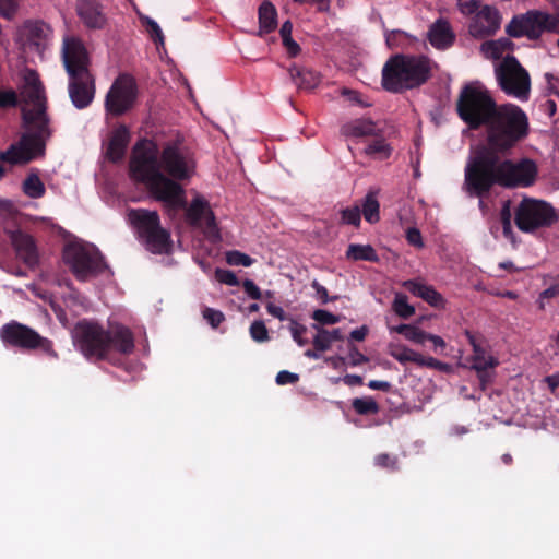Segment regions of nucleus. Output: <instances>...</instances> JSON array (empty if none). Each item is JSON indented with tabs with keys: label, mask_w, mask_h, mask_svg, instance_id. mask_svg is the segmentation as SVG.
<instances>
[{
	"label": "nucleus",
	"mask_w": 559,
	"mask_h": 559,
	"mask_svg": "<svg viewBox=\"0 0 559 559\" xmlns=\"http://www.w3.org/2000/svg\"><path fill=\"white\" fill-rule=\"evenodd\" d=\"M483 143L471 152L464 168V190L484 198L493 187L528 188L536 181L537 164L531 158H511L512 150L530 133L525 111L514 104L499 105L487 124Z\"/></svg>",
	"instance_id": "f257e3e1"
},
{
	"label": "nucleus",
	"mask_w": 559,
	"mask_h": 559,
	"mask_svg": "<svg viewBox=\"0 0 559 559\" xmlns=\"http://www.w3.org/2000/svg\"><path fill=\"white\" fill-rule=\"evenodd\" d=\"M195 170L194 154L180 141L165 143L159 156L154 145L139 142L129 162L130 177L144 185L156 201L170 210L187 207L181 182H189Z\"/></svg>",
	"instance_id": "f03ea898"
},
{
	"label": "nucleus",
	"mask_w": 559,
	"mask_h": 559,
	"mask_svg": "<svg viewBox=\"0 0 559 559\" xmlns=\"http://www.w3.org/2000/svg\"><path fill=\"white\" fill-rule=\"evenodd\" d=\"M71 334L80 353L95 362L120 365L121 357L132 354L134 349L133 333L121 324L106 330L97 322L83 319L75 323Z\"/></svg>",
	"instance_id": "7ed1b4c3"
},
{
	"label": "nucleus",
	"mask_w": 559,
	"mask_h": 559,
	"mask_svg": "<svg viewBox=\"0 0 559 559\" xmlns=\"http://www.w3.org/2000/svg\"><path fill=\"white\" fill-rule=\"evenodd\" d=\"M62 61L69 76V97L78 109L91 105L95 97V79L90 71L91 59L84 43L75 36H66Z\"/></svg>",
	"instance_id": "20e7f679"
},
{
	"label": "nucleus",
	"mask_w": 559,
	"mask_h": 559,
	"mask_svg": "<svg viewBox=\"0 0 559 559\" xmlns=\"http://www.w3.org/2000/svg\"><path fill=\"white\" fill-rule=\"evenodd\" d=\"M433 66L435 62L423 55L395 53L382 68V86L391 93L418 88L430 80Z\"/></svg>",
	"instance_id": "39448f33"
},
{
	"label": "nucleus",
	"mask_w": 559,
	"mask_h": 559,
	"mask_svg": "<svg viewBox=\"0 0 559 559\" xmlns=\"http://www.w3.org/2000/svg\"><path fill=\"white\" fill-rule=\"evenodd\" d=\"M23 126L25 131L21 133L17 141L0 152V162L11 166H24L46 156L47 143L53 134L50 119L23 118Z\"/></svg>",
	"instance_id": "423d86ee"
},
{
	"label": "nucleus",
	"mask_w": 559,
	"mask_h": 559,
	"mask_svg": "<svg viewBox=\"0 0 559 559\" xmlns=\"http://www.w3.org/2000/svg\"><path fill=\"white\" fill-rule=\"evenodd\" d=\"M498 106L480 82H471L460 91L456 114L471 130H479L487 124Z\"/></svg>",
	"instance_id": "0eeeda50"
},
{
	"label": "nucleus",
	"mask_w": 559,
	"mask_h": 559,
	"mask_svg": "<svg viewBox=\"0 0 559 559\" xmlns=\"http://www.w3.org/2000/svg\"><path fill=\"white\" fill-rule=\"evenodd\" d=\"M0 340L5 347L19 349L24 353L39 352L51 359H59L53 342L40 335L33 328L12 320L0 329Z\"/></svg>",
	"instance_id": "6e6552de"
},
{
	"label": "nucleus",
	"mask_w": 559,
	"mask_h": 559,
	"mask_svg": "<svg viewBox=\"0 0 559 559\" xmlns=\"http://www.w3.org/2000/svg\"><path fill=\"white\" fill-rule=\"evenodd\" d=\"M128 219L134 228L138 238L148 251L162 254L170 247V235L162 227L160 218L156 211L146 209H131Z\"/></svg>",
	"instance_id": "1a4fd4ad"
},
{
	"label": "nucleus",
	"mask_w": 559,
	"mask_h": 559,
	"mask_svg": "<svg viewBox=\"0 0 559 559\" xmlns=\"http://www.w3.org/2000/svg\"><path fill=\"white\" fill-rule=\"evenodd\" d=\"M63 260L78 281L85 282L107 267L104 257L94 246L69 243L63 250Z\"/></svg>",
	"instance_id": "9d476101"
},
{
	"label": "nucleus",
	"mask_w": 559,
	"mask_h": 559,
	"mask_svg": "<svg viewBox=\"0 0 559 559\" xmlns=\"http://www.w3.org/2000/svg\"><path fill=\"white\" fill-rule=\"evenodd\" d=\"M545 32L559 34V14L531 10L525 14L513 16L506 26V33L514 38L527 37L535 40ZM557 46L559 48V39Z\"/></svg>",
	"instance_id": "9b49d317"
},
{
	"label": "nucleus",
	"mask_w": 559,
	"mask_h": 559,
	"mask_svg": "<svg viewBox=\"0 0 559 559\" xmlns=\"http://www.w3.org/2000/svg\"><path fill=\"white\" fill-rule=\"evenodd\" d=\"M496 78L503 93L522 102H526L531 94V78L519 60L508 55L497 67Z\"/></svg>",
	"instance_id": "f8f14e48"
},
{
	"label": "nucleus",
	"mask_w": 559,
	"mask_h": 559,
	"mask_svg": "<svg viewBox=\"0 0 559 559\" xmlns=\"http://www.w3.org/2000/svg\"><path fill=\"white\" fill-rule=\"evenodd\" d=\"M558 219L555 209L546 201L524 198L514 213V223L523 233L550 227Z\"/></svg>",
	"instance_id": "ddd939ff"
},
{
	"label": "nucleus",
	"mask_w": 559,
	"mask_h": 559,
	"mask_svg": "<svg viewBox=\"0 0 559 559\" xmlns=\"http://www.w3.org/2000/svg\"><path fill=\"white\" fill-rule=\"evenodd\" d=\"M136 96L134 79L129 74H120L106 95L105 108L114 116H121L133 107Z\"/></svg>",
	"instance_id": "4468645a"
},
{
	"label": "nucleus",
	"mask_w": 559,
	"mask_h": 559,
	"mask_svg": "<svg viewBox=\"0 0 559 559\" xmlns=\"http://www.w3.org/2000/svg\"><path fill=\"white\" fill-rule=\"evenodd\" d=\"M21 95L25 103L33 106L29 110L23 111L25 119H50L47 115V98L45 88L35 71H28L24 76V85Z\"/></svg>",
	"instance_id": "2eb2a0df"
},
{
	"label": "nucleus",
	"mask_w": 559,
	"mask_h": 559,
	"mask_svg": "<svg viewBox=\"0 0 559 559\" xmlns=\"http://www.w3.org/2000/svg\"><path fill=\"white\" fill-rule=\"evenodd\" d=\"M51 34V27L43 21H25L19 31L22 44L37 52L47 48Z\"/></svg>",
	"instance_id": "dca6fc26"
},
{
	"label": "nucleus",
	"mask_w": 559,
	"mask_h": 559,
	"mask_svg": "<svg viewBox=\"0 0 559 559\" xmlns=\"http://www.w3.org/2000/svg\"><path fill=\"white\" fill-rule=\"evenodd\" d=\"M16 257L31 270L39 264V252L33 236L17 229L8 233Z\"/></svg>",
	"instance_id": "f3484780"
},
{
	"label": "nucleus",
	"mask_w": 559,
	"mask_h": 559,
	"mask_svg": "<svg viewBox=\"0 0 559 559\" xmlns=\"http://www.w3.org/2000/svg\"><path fill=\"white\" fill-rule=\"evenodd\" d=\"M501 24V16L497 9L485 5L477 12L469 25V33L477 38L493 35Z\"/></svg>",
	"instance_id": "a211bd4d"
},
{
	"label": "nucleus",
	"mask_w": 559,
	"mask_h": 559,
	"mask_svg": "<svg viewBox=\"0 0 559 559\" xmlns=\"http://www.w3.org/2000/svg\"><path fill=\"white\" fill-rule=\"evenodd\" d=\"M464 335L473 348V356L471 358V368L473 370L481 371L484 369H493L499 365L497 358L486 355V340L481 334H475L469 330H465Z\"/></svg>",
	"instance_id": "6ab92c4d"
},
{
	"label": "nucleus",
	"mask_w": 559,
	"mask_h": 559,
	"mask_svg": "<svg viewBox=\"0 0 559 559\" xmlns=\"http://www.w3.org/2000/svg\"><path fill=\"white\" fill-rule=\"evenodd\" d=\"M76 12L80 20L90 29H102L107 23V17L98 0H78Z\"/></svg>",
	"instance_id": "aec40b11"
},
{
	"label": "nucleus",
	"mask_w": 559,
	"mask_h": 559,
	"mask_svg": "<svg viewBox=\"0 0 559 559\" xmlns=\"http://www.w3.org/2000/svg\"><path fill=\"white\" fill-rule=\"evenodd\" d=\"M130 131L124 124L116 127L109 138L105 155L112 163L120 162L127 152L130 142Z\"/></svg>",
	"instance_id": "412c9836"
},
{
	"label": "nucleus",
	"mask_w": 559,
	"mask_h": 559,
	"mask_svg": "<svg viewBox=\"0 0 559 559\" xmlns=\"http://www.w3.org/2000/svg\"><path fill=\"white\" fill-rule=\"evenodd\" d=\"M427 37L431 46L440 50L448 49L455 40L449 22L443 19H438L431 24Z\"/></svg>",
	"instance_id": "4be33fe9"
},
{
	"label": "nucleus",
	"mask_w": 559,
	"mask_h": 559,
	"mask_svg": "<svg viewBox=\"0 0 559 559\" xmlns=\"http://www.w3.org/2000/svg\"><path fill=\"white\" fill-rule=\"evenodd\" d=\"M404 287L414 296L421 298L433 307L443 306L444 299L432 286L416 282L406 281Z\"/></svg>",
	"instance_id": "5701e85b"
},
{
	"label": "nucleus",
	"mask_w": 559,
	"mask_h": 559,
	"mask_svg": "<svg viewBox=\"0 0 559 559\" xmlns=\"http://www.w3.org/2000/svg\"><path fill=\"white\" fill-rule=\"evenodd\" d=\"M380 131L379 126L370 119H356L342 128L346 136L353 138L379 136Z\"/></svg>",
	"instance_id": "b1692460"
},
{
	"label": "nucleus",
	"mask_w": 559,
	"mask_h": 559,
	"mask_svg": "<svg viewBox=\"0 0 559 559\" xmlns=\"http://www.w3.org/2000/svg\"><path fill=\"white\" fill-rule=\"evenodd\" d=\"M289 75L295 85L300 90H313L321 81V76L318 72L307 68L292 67L289 69Z\"/></svg>",
	"instance_id": "393cba45"
},
{
	"label": "nucleus",
	"mask_w": 559,
	"mask_h": 559,
	"mask_svg": "<svg viewBox=\"0 0 559 559\" xmlns=\"http://www.w3.org/2000/svg\"><path fill=\"white\" fill-rule=\"evenodd\" d=\"M259 32L260 37L272 33L277 27V11L270 1H263L259 7Z\"/></svg>",
	"instance_id": "a878e982"
},
{
	"label": "nucleus",
	"mask_w": 559,
	"mask_h": 559,
	"mask_svg": "<svg viewBox=\"0 0 559 559\" xmlns=\"http://www.w3.org/2000/svg\"><path fill=\"white\" fill-rule=\"evenodd\" d=\"M514 48V43L508 37H501L496 40H487L481 44L480 51L488 59L498 60L502 57L503 52L510 51Z\"/></svg>",
	"instance_id": "bb28decb"
},
{
	"label": "nucleus",
	"mask_w": 559,
	"mask_h": 559,
	"mask_svg": "<svg viewBox=\"0 0 559 559\" xmlns=\"http://www.w3.org/2000/svg\"><path fill=\"white\" fill-rule=\"evenodd\" d=\"M345 257L350 261L379 262V255L371 245L350 243Z\"/></svg>",
	"instance_id": "cd10ccee"
},
{
	"label": "nucleus",
	"mask_w": 559,
	"mask_h": 559,
	"mask_svg": "<svg viewBox=\"0 0 559 559\" xmlns=\"http://www.w3.org/2000/svg\"><path fill=\"white\" fill-rule=\"evenodd\" d=\"M22 191L31 199H40L45 195L46 187L39 178L38 169H31L22 183Z\"/></svg>",
	"instance_id": "c85d7f7f"
},
{
	"label": "nucleus",
	"mask_w": 559,
	"mask_h": 559,
	"mask_svg": "<svg viewBox=\"0 0 559 559\" xmlns=\"http://www.w3.org/2000/svg\"><path fill=\"white\" fill-rule=\"evenodd\" d=\"M360 212L365 219L370 224H374L380 221V204L376 192L369 191L366 194L361 203Z\"/></svg>",
	"instance_id": "c756f323"
},
{
	"label": "nucleus",
	"mask_w": 559,
	"mask_h": 559,
	"mask_svg": "<svg viewBox=\"0 0 559 559\" xmlns=\"http://www.w3.org/2000/svg\"><path fill=\"white\" fill-rule=\"evenodd\" d=\"M211 210L209 203L200 195L195 197L187 209V218L193 226H199L205 213Z\"/></svg>",
	"instance_id": "7c9ffc66"
},
{
	"label": "nucleus",
	"mask_w": 559,
	"mask_h": 559,
	"mask_svg": "<svg viewBox=\"0 0 559 559\" xmlns=\"http://www.w3.org/2000/svg\"><path fill=\"white\" fill-rule=\"evenodd\" d=\"M372 138L373 140L365 148V154L379 159L389 158L392 153V147L383 139L382 130L379 132V136Z\"/></svg>",
	"instance_id": "2f4dec72"
},
{
	"label": "nucleus",
	"mask_w": 559,
	"mask_h": 559,
	"mask_svg": "<svg viewBox=\"0 0 559 559\" xmlns=\"http://www.w3.org/2000/svg\"><path fill=\"white\" fill-rule=\"evenodd\" d=\"M352 407L358 415L362 416L376 415L380 411L378 403L370 396L354 399Z\"/></svg>",
	"instance_id": "473e14b6"
},
{
	"label": "nucleus",
	"mask_w": 559,
	"mask_h": 559,
	"mask_svg": "<svg viewBox=\"0 0 559 559\" xmlns=\"http://www.w3.org/2000/svg\"><path fill=\"white\" fill-rule=\"evenodd\" d=\"M392 308L400 318L405 320L415 313L414 306L408 304L407 296L404 294H396Z\"/></svg>",
	"instance_id": "72a5a7b5"
},
{
	"label": "nucleus",
	"mask_w": 559,
	"mask_h": 559,
	"mask_svg": "<svg viewBox=\"0 0 559 559\" xmlns=\"http://www.w3.org/2000/svg\"><path fill=\"white\" fill-rule=\"evenodd\" d=\"M390 355L400 364L414 362L416 364L418 353L403 345L390 347Z\"/></svg>",
	"instance_id": "f704fd0d"
},
{
	"label": "nucleus",
	"mask_w": 559,
	"mask_h": 559,
	"mask_svg": "<svg viewBox=\"0 0 559 559\" xmlns=\"http://www.w3.org/2000/svg\"><path fill=\"white\" fill-rule=\"evenodd\" d=\"M311 326L317 331V335L312 340V344L316 350H328L332 345L331 338L328 334V330L320 326L317 323H313Z\"/></svg>",
	"instance_id": "c9c22d12"
},
{
	"label": "nucleus",
	"mask_w": 559,
	"mask_h": 559,
	"mask_svg": "<svg viewBox=\"0 0 559 559\" xmlns=\"http://www.w3.org/2000/svg\"><path fill=\"white\" fill-rule=\"evenodd\" d=\"M341 214V224L343 225H353L355 227H359L361 223V212L360 207L355 205L353 207H345L340 211Z\"/></svg>",
	"instance_id": "e433bc0d"
},
{
	"label": "nucleus",
	"mask_w": 559,
	"mask_h": 559,
	"mask_svg": "<svg viewBox=\"0 0 559 559\" xmlns=\"http://www.w3.org/2000/svg\"><path fill=\"white\" fill-rule=\"evenodd\" d=\"M249 333L251 338L257 343H264L270 340L267 328L261 320H257L251 323Z\"/></svg>",
	"instance_id": "4c0bfd02"
},
{
	"label": "nucleus",
	"mask_w": 559,
	"mask_h": 559,
	"mask_svg": "<svg viewBox=\"0 0 559 559\" xmlns=\"http://www.w3.org/2000/svg\"><path fill=\"white\" fill-rule=\"evenodd\" d=\"M22 0H0V16L11 21L17 14Z\"/></svg>",
	"instance_id": "58836bf2"
},
{
	"label": "nucleus",
	"mask_w": 559,
	"mask_h": 559,
	"mask_svg": "<svg viewBox=\"0 0 559 559\" xmlns=\"http://www.w3.org/2000/svg\"><path fill=\"white\" fill-rule=\"evenodd\" d=\"M374 465L380 468L396 472L399 471V459L396 455H391L389 453H380L374 456Z\"/></svg>",
	"instance_id": "ea45409f"
},
{
	"label": "nucleus",
	"mask_w": 559,
	"mask_h": 559,
	"mask_svg": "<svg viewBox=\"0 0 559 559\" xmlns=\"http://www.w3.org/2000/svg\"><path fill=\"white\" fill-rule=\"evenodd\" d=\"M385 41L389 48H400L409 44L408 35L403 31H392L386 34Z\"/></svg>",
	"instance_id": "a19ab883"
},
{
	"label": "nucleus",
	"mask_w": 559,
	"mask_h": 559,
	"mask_svg": "<svg viewBox=\"0 0 559 559\" xmlns=\"http://www.w3.org/2000/svg\"><path fill=\"white\" fill-rule=\"evenodd\" d=\"M226 262L229 264V265H236V266H251L254 262V260L246 254V253H242L240 251H237V250H233V251H229L226 253Z\"/></svg>",
	"instance_id": "79ce46f5"
},
{
	"label": "nucleus",
	"mask_w": 559,
	"mask_h": 559,
	"mask_svg": "<svg viewBox=\"0 0 559 559\" xmlns=\"http://www.w3.org/2000/svg\"><path fill=\"white\" fill-rule=\"evenodd\" d=\"M311 318L316 321L317 324L321 325H332L340 322V317L329 312L328 310L317 309L312 312Z\"/></svg>",
	"instance_id": "37998d69"
},
{
	"label": "nucleus",
	"mask_w": 559,
	"mask_h": 559,
	"mask_svg": "<svg viewBox=\"0 0 559 559\" xmlns=\"http://www.w3.org/2000/svg\"><path fill=\"white\" fill-rule=\"evenodd\" d=\"M19 104L17 94L14 90H0V108H12L16 107Z\"/></svg>",
	"instance_id": "c03bdc74"
},
{
	"label": "nucleus",
	"mask_w": 559,
	"mask_h": 559,
	"mask_svg": "<svg viewBox=\"0 0 559 559\" xmlns=\"http://www.w3.org/2000/svg\"><path fill=\"white\" fill-rule=\"evenodd\" d=\"M290 333L294 341L299 346H305L308 343V340L304 338L302 335L307 332V328L304 324L298 323L294 319L290 320Z\"/></svg>",
	"instance_id": "a18cd8bd"
},
{
	"label": "nucleus",
	"mask_w": 559,
	"mask_h": 559,
	"mask_svg": "<svg viewBox=\"0 0 559 559\" xmlns=\"http://www.w3.org/2000/svg\"><path fill=\"white\" fill-rule=\"evenodd\" d=\"M203 318L214 329L225 320V316L222 311L209 307L203 310Z\"/></svg>",
	"instance_id": "49530a36"
},
{
	"label": "nucleus",
	"mask_w": 559,
	"mask_h": 559,
	"mask_svg": "<svg viewBox=\"0 0 559 559\" xmlns=\"http://www.w3.org/2000/svg\"><path fill=\"white\" fill-rule=\"evenodd\" d=\"M215 277L219 283L229 286H238L240 284L236 274L229 270L216 269Z\"/></svg>",
	"instance_id": "de8ad7c7"
},
{
	"label": "nucleus",
	"mask_w": 559,
	"mask_h": 559,
	"mask_svg": "<svg viewBox=\"0 0 559 559\" xmlns=\"http://www.w3.org/2000/svg\"><path fill=\"white\" fill-rule=\"evenodd\" d=\"M544 76L547 83L545 88V95H555L559 97V78L549 72L545 73Z\"/></svg>",
	"instance_id": "09e8293b"
},
{
	"label": "nucleus",
	"mask_w": 559,
	"mask_h": 559,
	"mask_svg": "<svg viewBox=\"0 0 559 559\" xmlns=\"http://www.w3.org/2000/svg\"><path fill=\"white\" fill-rule=\"evenodd\" d=\"M205 223V233L209 237L218 236V228L216 223V217L212 210H209L204 216Z\"/></svg>",
	"instance_id": "8fccbe9b"
},
{
	"label": "nucleus",
	"mask_w": 559,
	"mask_h": 559,
	"mask_svg": "<svg viewBox=\"0 0 559 559\" xmlns=\"http://www.w3.org/2000/svg\"><path fill=\"white\" fill-rule=\"evenodd\" d=\"M427 332L420 330L417 326L409 325V330L405 335V338L416 344H424L427 341Z\"/></svg>",
	"instance_id": "3c124183"
},
{
	"label": "nucleus",
	"mask_w": 559,
	"mask_h": 559,
	"mask_svg": "<svg viewBox=\"0 0 559 559\" xmlns=\"http://www.w3.org/2000/svg\"><path fill=\"white\" fill-rule=\"evenodd\" d=\"M406 240H407V242L411 246H413L415 248L420 249V248L424 247V241H423L421 233L416 227H409L406 230Z\"/></svg>",
	"instance_id": "603ef678"
},
{
	"label": "nucleus",
	"mask_w": 559,
	"mask_h": 559,
	"mask_svg": "<svg viewBox=\"0 0 559 559\" xmlns=\"http://www.w3.org/2000/svg\"><path fill=\"white\" fill-rule=\"evenodd\" d=\"M242 288L246 292V294L253 300H260L262 299V292L260 288L255 285V283L252 280H245L242 282Z\"/></svg>",
	"instance_id": "864d4df0"
},
{
	"label": "nucleus",
	"mask_w": 559,
	"mask_h": 559,
	"mask_svg": "<svg viewBox=\"0 0 559 559\" xmlns=\"http://www.w3.org/2000/svg\"><path fill=\"white\" fill-rule=\"evenodd\" d=\"M348 357L352 366H360L368 361V357L360 353L354 344L348 345Z\"/></svg>",
	"instance_id": "5fc2aeb1"
},
{
	"label": "nucleus",
	"mask_w": 559,
	"mask_h": 559,
	"mask_svg": "<svg viewBox=\"0 0 559 559\" xmlns=\"http://www.w3.org/2000/svg\"><path fill=\"white\" fill-rule=\"evenodd\" d=\"M275 380L278 385L294 384L298 382L299 376L287 370H282L276 374Z\"/></svg>",
	"instance_id": "6e6d98bb"
},
{
	"label": "nucleus",
	"mask_w": 559,
	"mask_h": 559,
	"mask_svg": "<svg viewBox=\"0 0 559 559\" xmlns=\"http://www.w3.org/2000/svg\"><path fill=\"white\" fill-rule=\"evenodd\" d=\"M311 287L316 290V294L322 304H328L329 301L337 299V296L330 298L328 289L324 286H322L318 281H312Z\"/></svg>",
	"instance_id": "4d7b16f0"
},
{
	"label": "nucleus",
	"mask_w": 559,
	"mask_h": 559,
	"mask_svg": "<svg viewBox=\"0 0 559 559\" xmlns=\"http://www.w3.org/2000/svg\"><path fill=\"white\" fill-rule=\"evenodd\" d=\"M147 31L151 34L152 39L157 44H164V35L159 27V25L154 21L148 19L147 20Z\"/></svg>",
	"instance_id": "13d9d810"
},
{
	"label": "nucleus",
	"mask_w": 559,
	"mask_h": 559,
	"mask_svg": "<svg viewBox=\"0 0 559 559\" xmlns=\"http://www.w3.org/2000/svg\"><path fill=\"white\" fill-rule=\"evenodd\" d=\"M511 216L512 215H511L509 202H507L501 210V223H502V228H503L504 235H508L512 229Z\"/></svg>",
	"instance_id": "bf43d9fd"
},
{
	"label": "nucleus",
	"mask_w": 559,
	"mask_h": 559,
	"mask_svg": "<svg viewBox=\"0 0 559 559\" xmlns=\"http://www.w3.org/2000/svg\"><path fill=\"white\" fill-rule=\"evenodd\" d=\"M265 307L267 312L274 318H277L281 321L286 320V313L282 307L276 306L273 302H267Z\"/></svg>",
	"instance_id": "052dcab7"
},
{
	"label": "nucleus",
	"mask_w": 559,
	"mask_h": 559,
	"mask_svg": "<svg viewBox=\"0 0 559 559\" xmlns=\"http://www.w3.org/2000/svg\"><path fill=\"white\" fill-rule=\"evenodd\" d=\"M426 336H427V341H430L433 344L436 352L443 353V350L447 347V344L441 336L430 334V333H427Z\"/></svg>",
	"instance_id": "680f3d73"
},
{
	"label": "nucleus",
	"mask_w": 559,
	"mask_h": 559,
	"mask_svg": "<svg viewBox=\"0 0 559 559\" xmlns=\"http://www.w3.org/2000/svg\"><path fill=\"white\" fill-rule=\"evenodd\" d=\"M283 45L290 57H296L300 52V46L293 39V37L283 39Z\"/></svg>",
	"instance_id": "e2e57ef3"
},
{
	"label": "nucleus",
	"mask_w": 559,
	"mask_h": 559,
	"mask_svg": "<svg viewBox=\"0 0 559 559\" xmlns=\"http://www.w3.org/2000/svg\"><path fill=\"white\" fill-rule=\"evenodd\" d=\"M460 8L462 13L464 14H473L479 9V1L478 0H468L465 2L460 3Z\"/></svg>",
	"instance_id": "0e129e2a"
},
{
	"label": "nucleus",
	"mask_w": 559,
	"mask_h": 559,
	"mask_svg": "<svg viewBox=\"0 0 559 559\" xmlns=\"http://www.w3.org/2000/svg\"><path fill=\"white\" fill-rule=\"evenodd\" d=\"M341 94L344 97H346L349 102L365 106L360 99V94L358 92L344 87V88H342Z\"/></svg>",
	"instance_id": "69168bd1"
},
{
	"label": "nucleus",
	"mask_w": 559,
	"mask_h": 559,
	"mask_svg": "<svg viewBox=\"0 0 559 559\" xmlns=\"http://www.w3.org/2000/svg\"><path fill=\"white\" fill-rule=\"evenodd\" d=\"M367 385L371 390H379L383 392H389L392 388L390 382L382 380H370Z\"/></svg>",
	"instance_id": "338daca9"
},
{
	"label": "nucleus",
	"mask_w": 559,
	"mask_h": 559,
	"mask_svg": "<svg viewBox=\"0 0 559 559\" xmlns=\"http://www.w3.org/2000/svg\"><path fill=\"white\" fill-rule=\"evenodd\" d=\"M559 296V283L550 285L539 294V299H551Z\"/></svg>",
	"instance_id": "774afa93"
}]
</instances>
